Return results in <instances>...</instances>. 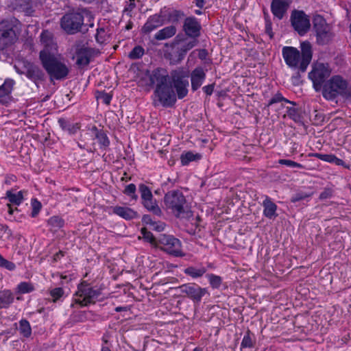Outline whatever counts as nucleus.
Segmentation results:
<instances>
[{
  "label": "nucleus",
  "instance_id": "obj_22",
  "mask_svg": "<svg viewBox=\"0 0 351 351\" xmlns=\"http://www.w3.org/2000/svg\"><path fill=\"white\" fill-rule=\"evenodd\" d=\"M165 23L162 16L159 14L151 16L142 27V31L145 34H149L153 30L162 26Z\"/></svg>",
  "mask_w": 351,
  "mask_h": 351
},
{
  "label": "nucleus",
  "instance_id": "obj_33",
  "mask_svg": "<svg viewBox=\"0 0 351 351\" xmlns=\"http://www.w3.org/2000/svg\"><path fill=\"white\" fill-rule=\"evenodd\" d=\"M14 301V295L9 290L0 291V308H7Z\"/></svg>",
  "mask_w": 351,
  "mask_h": 351
},
{
  "label": "nucleus",
  "instance_id": "obj_16",
  "mask_svg": "<svg viewBox=\"0 0 351 351\" xmlns=\"http://www.w3.org/2000/svg\"><path fill=\"white\" fill-rule=\"evenodd\" d=\"M16 40L13 26L8 21L0 23V50L4 49Z\"/></svg>",
  "mask_w": 351,
  "mask_h": 351
},
{
  "label": "nucleus",
  "instance_id": "obj_59",
  "mask_svg": "<svg viewBox=\"0 0 351 351\" xmlns=\"http://www.w3.org/2000/svg\"><path fill=\"white\" fill-rule=\"evenodd\" d=\"M332 163H335V165H337L338 166H343L346 168H348V166H347L346 165V163L344 162V161L343 160L338 158L336 156L335 157Z\"/></svg>",
  "mask_w": 351,
  "mask_h": 351
},
{
  "label": "nucleus",
  "instance_id": "obj_47",
  "mask_svg": "<svg viewBox=\"0 0 351 351\" xmlns=\"http://www.w3.org/2000/svg\"><path fill=\"white\" fill-rule=\"evenodd\" d=\"M86 312L78 311L71 315V319L74 322H83L86 320Z\"/></svg>",
  "mask_w": 351,
  "mask_h": 351
},
{
  "label": "nucleus",
  "instance_id": "obj_15",
  "mask_svg": "<svg viewBox=\"0 0 351 351\" xmlns=\"http://www.w3.org/2000/svg\"><path fill=\"white\" fill-rule=\"evenodd\" d=\"M330 74V71L328 66L322 63H318L315 65L313 70L308 73V77L313 81L315 90H318L321 88L322 84L329 77Z\"/></svg>",
  "mask_w": 351,
  "mask_h": 351
},
{
  "label": "nucleus",
  "instance_id": "obj_41",
  "mask_svg": "<svg viewBox=\"0 0 351 351\" xmlns=\"http://www.w3.org/2000/svg\"><path fill=\"white\" fill-rule=\"evenodd\" d=\"M210 286L213 289H218L222 283V279L220 276L210 274L207 275Z\"/></svg>",
  "mask_w": 351,
  "mask_h": 351
},
{
  "label": "nucleus",
  "instance_id": "obj_42",
  "mask_svg": "<svg viewBox=\"0 0 351 351\" xmlns=\"http://www.w3.org/2000/svg\"><path fill=\"white\" fill-rule=\"evenodd\" d=\"M144 49L141 46H136L130 52L128 56L132 60H136L141 58L144 54Z\"/></svg>",
  "mask_w": 351,
  "mask_h": 351
},
{
  "label": "nucleus",
  "instance_id": "obj_18",
  "mask_svg": "<svg viewBox=\"0 0 351 351\" xmlns=\"http://www.w3.org/2000/svg\"><path fill=\"white\" fill-rule=\"evenodd\" d=\"M296 104L285 98L280 93H277L269 100L267 107H271L275 110L286 108V110H295L294 106Z\"/></svg>",
  "mask_w": 351,
  "mask_h": 351
},
{
  "label": "nucleus",
  "instance_id": "obj_28",
  "mask_svg": "<svg viewBox=\"0 0 351 351\" xmlns=\"http://www.w3.org/2000/svg\"><path fill=\"white\" fill-rule=\"evenodd\" d=\"M177 29L175 25H171L158 31L154 35V39L157 40H167L176 34Z\"/></svg>",
  "mask_w": 351,
  "mask_h": 351
},
{
  "label": "nucleus",
  "instance_id": "obj_58",
  "mask_svg": "<svg viewBox=\"0 0 351 351\" xmlns=\"http://www.w3.org/2000/svg\"><path fill=\"white\" fill-rule=\"evenodd\" d=\"M214 87H215V84H211L204 86L202 88V89H203L204 92L207 95H212V93L213 92Z\"/></svg>",
  "mask_w": 351,
  "mask_h": 351
},
{
  "label": "nucleus",
  "instance_id": "obj_36",
  "mask_svg": "<svg viewBox=\"0 0 351 351\" xmlns=\"http://www.w3.org/2000/svg\"><path fill=\"white\" fill-rule=\"evenodd\" d=\"M19 331L24 337H29L32 335V328L29 322L26 319H21L19 322Z\"/></svg>",
  "mask_w": 351,
  "mask_h": 351
},
{
  "label": "nucleus",
  "instance_id": "obj_2",
  "mask_svg": "<svg viewBox=\"0 0 351 351\" xmlns=\"http://www.w3.org/2000/svg\"><path fill=\"white\" fill-rule=\"evenodd\" d=\"M282 56L289 66L299 67L302 72H304L312 59L311 45L308 42H303L301 44V54L295 47H284Z\"/></svg>",
  "mask_w": 351,
  "mask_h": 351
},
{
  "label": "nucleus",
  "instance_id": "obj_17",
  "mask_svg": "<svg viewBox=\"0 0 351 351\" xmlns=\"http://www.w3.org/2000/svg\"><path fill=\"white\" fill-rule=\"evenodd\" d=\"M40 42L44 49L41 51L45 52L47 56L55 55L57 51V45L55 43L52 33L44 30L40 34Z\"/></svg>",
  "mask_w": 351,
  "mask_h": 351
},
{
  "label": "nucleus",
  "instance_id": "obj_46",
  "mask_svg": "<svg viewBox=\"0 0 351 351\" xmlns=\"http://www.w3.org/2000/svg\"><path fill=\"white\" fill-rule=\"evenodd\" d=\"M108 36L104 28H99L97 30L95 35L96 40L99 44H103L107 40Z\"/></svg>",
  "mask_w": 351,
  "mask_h": 351
},
{
  "label": "nucleus",
  "instance_id": "obj_10",
  "mask_svg": "<svg viewBox=\"0 0 351 351\" xmlns=\"http://www.w3.org/2000/svg\"><path fill=\"white\" fill-rule=\"evenodd\" d=\"M313 23L317 43L321 45L328 43L332 37V34L330 27L327 24L324 17L316 15L313 18Z\"/></svg>",
  "mask_w": 351,
  "mask_h": 351
},
{
  "label": "nucleus",
  "instance_id": "obj_25",
  "mask_svg": "<svg viewBox=\"0 0 351 351\" xmlns=\"http://www.w3.org/2000/svg\"><path fill=\"white\" fill-rule=\"evenodd\" d=\"M168 75L163 70L156 69L150 75V81L152 84L156 85V88H163L165 86H169L167 83Z\"/></svg>",
  "mask_w": 351,
  "mask_h": 351
},
{
  "label": "nucleus",
  "instance_id": "obj_4",
  "mask_svg": "<svg viewBox=\"0 0 351 351\" xmlns=\"http://www.w3.org/2000/svg\"><path fill=\"white\" fill-rule=\"evenodd\" d=\"M347 82L339 75L333 76L323 88V96L328 100H334L338 95H345L347 107H351V88L346 91Z\"/></svg>",
  "mask_w": 351,
  "mask_h": 351
},
{
  "label": "nucleus",
  "instance_id": "obj_31",
  "mask_svg": "<svg viewBox=\"0 0 351 351\" xmlns=\"http://www.w3.org/2000/svg\"><path fill=\"white\" fill-rule=\"evenodd\" d=\"M26 75L28 78L36 82L43 80L45 74L38 66L30 64L27 68Z\"/></svg>",
  "mask_w": 351,
  "mask_h": 351
},
{
  "label": "nucleus",
  "instance_id": "obj_38",
  "mask_svg": "<svg viewBox=\"0 0 351 351\" xmlns=\"http://www.w3.org/2000/svg\"><path fill=\"white\" fill-rule=\"evenodd\" d=\"M64 224V221L58 216L51 217L48 220V225L50 226L54 230H57L58 229L63 227Z\"/></svg>",
  "mask_w": 351,
  "mask_h": 351
},
{
  "label": "nucleus",
  "instance_id": "obj_56",
  "mask_svg": "<svg viewBox=\"0 0 351 351\" xmlns=\"http://www.w3.org/2000/svg\"><path fill=\"white\" fill-rule=\"evenodd\" d=\"M333 191L330 188H325L319 195V199L324 200L332 196Z\"/></svg>",
  "mask_w": 351,
  "mask_h": 351
},
{
  "label": "nucleus",
  "instance_id": "obj_32",
  "mask_svg": "<svg viewBox=\"0 0 351 351\" xmlns=\"http://www.w3.org/2000/svg\"><path fill=\"white\" fill-rule=\"evenodd\" d=\"M58 123L62 129L67 131L70 134H75L80 129V124L79 123L72 124L63 118L59 119Z\"/></svg>",
  "mask_w": 351,
  "mask_h": 351
},
{
  "label": "nucleus",
  "instance_id": "obj_53",
  "mask_svg": "<svg viewBox=\"0 0 351 351\" xmlns=\"http://www.w3.org/2000/svg\"><path fill=\"white\" fill-rule=\"evenodd\" d=\"M314 156L323 161L328 162L330 163L333 162L334 158L335 157V156L333 154H322L319 153L315 154Z\"/></svg>",
  "mask_w": 351,
  "mask_h": 351
},
{
  "label": "nucleus",
  "instance_id": "obj_60",
  "mask_svg": "<svg viewBox=\"0 0 351 351\" xmlns=\"http://www.w3.org/2000/svg\"><path fill=\"white\" fill-rule=\"evenodd\" d=\"M152 229L153 230H155L158 232H160L162 230H163L164 228H165V225L163 223H160V224H157L156 222H155V226H152Z\"/></svg>",
  "mask_w": 351,
  "mask_h": 351
},
{
  "label": "nucleus",
  "instance_id": "obj_21",
  "mask_svg": "<svg viewBox=\"0 0 351 351\" xmlns=\"http://www.w3.org/2000/svg\"><path fill=\"white\" fill-rule=\"evenodd\" d=\"M189 76L191 77V89L193 91H196L202 85L206 78V73L202 67L198 66L192 71Z\"/></svg>",
  "mask_w": 351,
  "mask_h": 351
},
{
  "label": "nucleus",
  "instance_id": "obj_9",
  "mask_svg": "<svg viewBox=\"0 0 351 351\" xmlns=\"http://www.w3.org/2000/svg\"><path fill=\"white\" fill-rule=\"evenodd\" d=\"M176 101V95L171 86L156 88L154 104L156 108H170Z\"/></svg>",
  "mask_w": 351,
  "mask_h": 351
},
{
  "label": "nucleus",
  "instance_id": "obj_7",
  "mask_svg": "<svg viewBox=\"0 0 351 351\" xmlns=\"http://www.w3.org/2000/svg\"><path fill=\"white\" fill-rule=\"evenodd\" d=\"M172 83L176 91L178 99H182L185 97L189 92V86L188 78L189 71L184 68H178L171 73Z\"/></svg>",
  "mask_w": 351,
  "mask_h": 351
},
{
  "label": "nucleus",
  "instance_id": "obj_11",
  "mask_svg": "<svg viewBox=\"0 0 351 351\" xmlns=\"http://www.w3.org/2000/svg\"><path fill=\"white\" fill-rule=\"evenodd\" d=\"M76 295L83 297V300H75V303L81 306H87L89 304H94L96 300L101 295V291L99 289H94L86 282H83L78 285Z\"/></svg>",
  "mask_w": 351,
  "mask_h": 351
},
{
  "label": "nucleus",
  "instance_id": "obj_49",
  "mask_svg": "<svg viewBox=\"0 0 351 351\" xmlns=\"http://www.w3.org/2000/svg\"><path fill=\"white\" fill-rule=\"evenodd\" d=\"M32 217H35L38 213L40 212L42 205L40 202H38L36 199H32Z\"/></svg>",
  "mask_w": 351,
  "mask_h": 351
},
{
  "label": "nucleus",
  "instance_id": "obj_3",
  "mask_svg": "<svg viewBox=\"0 0 351 351\" xmlns=\"http://www.w3.org/2000/svg\"><path fill=\"white\" fill-rule=\"evenodd\" d=\"M164 204L166 209L177 218L188 219L192 216L186 197L179 190L167 192L164 196Z\"/></svg>",
  "mask_w": 351,
  "mask_h": 351
},
{
  "label": "nucleus",
  "instance_id": "obj_62",
  "mask_svg": "<svg viewBox=\"0 0 351 351\" xmlns=\"http://www.w3.org/2000/svg\"><path fill=\"white\" fill-rule=\"evenodd\" d=\"M266 32L269 35L270 38H272L273 34H272V32H271V23L266 24Z\"/></svg>",
  "mask_w": 351,
  "mask_h": 351
},
{
  "label": "nucleus",
  "instance_id": "obj_24",
  "mask_svg": "<svg viewBox=\"0 0 351 351\" xmlns=\"http://www.w3.org/2000/svg\"><path fill=\"white\" fill-rule=\"evenodd\" d=\"M3 198L8 200L9 203L7 204L8 213L12 215L14 209L12 205L19 206L21 204L23 200V192L20 191L17 193H14L12 191H7Z\"/></svg>",
  "mask_w": 351,
  "mask_h": 351
},
{
  "label": "nucleus",
  "instance_id": "obj_8",
  "mask_svg": "<svg viewBox=\"0 0 351 351\" xmlns=\"http://www.w3.org/2000/svg\"><path fill=\"white\" fill-rule=\"evenodd\" d=\"M157 246L162 250L176 257L184 256L181 250V242L173 236L160 234L158 238Z\"/></svg>",
  "mask_w": 351,
  "mask_h": 351
},
{
  "label": "nucleus",
  "instance_id": "obj_39",
  "mask_svg": "<svg viewBox=\"0 0 351 351\" xmlns=\"http://www.w3.org/2000/svg\"><path fill=\"white\" fill-rule=\"evenodd\" d=\"M185 14L183 11L180 10H174L169 13L168 19L173 23H178L180 19L184 18Z\"/></svg>",
  "mask_w": 351,
  "mask_h": 351
},
{
  "label": "nucleus",
  "instance_id": "obj_45",
  "mask_svg": "<svg viewBox=\"0 0 351 351\" xmlns=\"http://www.w3.org/2000/svg\"><path fill=\"white\" fill-rule=\"evenodd\" d=\"M17 289L21 293H27L34 290V286L31 283L23 282L18 285Z\"/></svg>",
  "mask_w": 351,
  "mask_h": 351
},
{
  "label": "nucleus",
  "instance_id": "obj_23",
  "mask_svg": "<svg viewBox=\"0 0 351 351\" xmlns=\"http://www.w3.org/2000/svg\"><path fill=\"white\" fill-rule=\"evenodd\" d=\"M311 111H287V114H284L282 117L289 118L293 120L295 123L304 124L308 121H311Z\"/></svg>",
  "mask_w": 351,
  "mask_h": 351
},
{
  "label": "nucleus",
  "instance_id": "obj_20",
  "mask_svg": "<svg viewBox=\"0 0 351 351\" xmlns=\"http://www.w3.org/2000/svg\"><path fill=\"white\" fill-rule=\"evenodd\" d=\"M291 1L288 0H272L271 10L272 14L278 19H282L287 12Z\"/></svg>",
  "mask_w": 351,
  "mask_h": 351
},
{
  "label": "nucleus",
  "instance_id": "obj_50",
  "mask_svg": "<svg viewBox=\"0 0 351 351\" xmlns=\"http://www.w3.org/2000/svg\"><path fill=\"white\" fill-rule=\"evenodd\" d=\"M50 295L53 298V301L56 302L64 295V290L61 287L54 288L50 291Z\"/></svg>",
  "mask_w": 351,
  "mask_h": 351
},
{
  "label": "nucleus",
  "instance_id": "obj_1",
  "mask_svg": "<svg viewBox=\"0 0 351 351\" xmlns=\"http://www.w3.org/2000/svg\"><path fill=\"white\" fill-rule=\"evenodd\" d=\"M182 31L184 34H177L171 45L178 46L170 58L175 63L181 62L187 52L198 45L202 31L200 21L193 16L185 17Z\"/></svg>",
  "mask_w": 351,
  "mask_h": 351
},
{
  "label": "nucleus",
  "instance_id": "obj_52",
  "mask_svg": "<svg viewBox=\"0 0 351 351\" xmlns=\"http://www.w3.org/2000/svg\"><path fill=\"white\" fill-rule=\"evenodd\" d=\"M313 119L311 121L313 124H322L324 121V116L322 113H318L317 111H313Z\"/></svg>",
  "mask_w": 351,
  "mask_h": 351
},
{
  "label": "nucleus",
  "instance_id": "obj_19",
  "mask_svg": "<svg viewBox=\"0 0 351 351\" xmlns=\"http://www.w3.org/2000/svg\"><path fill=\"white\" fill-rule=\"evenodd\" d=\"M93 49L88 47H80L76 49V64L79 67H84L89 64L93 55Z\"/></svg>",
  "mask_w": 351,
  "mask_h": 351
},
{
  "label": "nucleus",
  "instance_id": "obj_26",
  "mask_svg": "<svg viewBox=\"0 0 351 351\" xmlns=\"http://www.w3.org/2000/svg\"><path fill=\"white\" fill-rule=\"evenodd\" d=\"M14 82L12 80L8 79L0 87V103L7 105L10 101V94L12 90Z\"/></svg>",
  "mask_w": 351,
  "mask_h": 351
},
{
  "label": "nucleus",
  "instance_id": "obj_14",
  "mask_svg": "<svg viewBox=\"0 0 351 351\" xmlns=\"http://www.w3.org/2000/svg\"><path fill=\"white\" fill-rule=\"evenodd\" d=\"M179 289L182 293L185 294L195 304H199L205 295H209L206 288H202L195 283L184 284Z\"/></svg>",
  "mask_w": 351,
  "mask_h": 351
},
{
  "label": "nucleus",
  "instance_id": "obj_6",
  "mask_svg": "<svg viewBox=\"0 0 351 351\" xmlns=\"http://www.w3.org/2000/svg\"><path fill=\"white\" fill-rule=\"evenodd\" d=\"M60 26L66 33L70 34L78 32L85 33L88 31L86 25L84 23L83 15L78 12L64 14L60 20Z\"/></svg>",
  "mask_w": 351,
  "mask_h": 351
},
{
  "label": "nucleus",
  "instance_id": "obj_61",
  "mask_svg": "<svg viewBox=\"0 0 351 351\" xmlns=\"http://www.w3.org/2000/svg\"><path fill=\"white\" fill-rule=\"evenodd\" d=\"M207 56V51L206 49H201L199 52V58L201 60H204L206 58V56Z\"/></svg>",
  "mask_w": 351,
  "mask_h": 351
},
{
  "label": "nucleus",
  "instance_id": "obj_13",
  "mask_svg": "<svg viewBox=\"0 0 351 351\" xmlns=\"http://www.w3.org/2000/svg\"><path fill=\"white\" fill-rule=\"evenodd\" d=\"M138 190L142 199V204L149 212L157 216L162 215V210L158 206L156 200L154 198L149 188L144 184L138 186Z\"/></svg>",
  "mask_w": 351,
  "mask_h": 351
},
{
  "label": "nucleus",
  "instance_id": "obj_34",
  "mask_svg": "<svg viewBox=\"0 0 351 351\" xmlns=\"http://www.w3.org/2000/svg\"><path fill=\"white\" fill-rule=\"evenodd\" d=\"M202 158L200 154H193L192 152H186L180 156V160L182 165H187L190 162L197 161Z\"/></svg>",
  "mask_w": 351,
  "mask_h": 351
},
{
  "label": "nucleus",
  "instance_id": "obj_43",
  "mask_svg": "<svg viewBox=\"0 0 351 351\" xmlns=\"http://www.w3.org/2000/svg\"><path fill=\"white\" fill-rule=\"evenodd\" d=\"M96 98L99 103L101 102L106 104H109L112 99V95L104 91H98L96 93Z\"/></svg>",
  "mask_w": 351,
  "mask_h": 351
},
{
  "label": "nucleus",
  "instance_id": "obj_54",
  "mask_svg": "<svg viewBox=\"0 0 351 351\" xmlns=\"http://www.w3.org/2000/svg\"><path fill=\"white\" fill-rule=\"evenodd\" d=\"M278 163L280 165H285L290 167H298V168H302L303 166L298 163L296 162H294L291 160H287V159H280L278 160Z\"/></svg>",
  "mask_w": 351,
  "mask_h": 351
},
{
  "label": "nucleus",
  "instance_id": "obj_12",
  "mask_svg": "<svg viewBox=\"0 0 351 351\" xmlns=\"http://www.w3.org/2000/svg\"><path fill=\"white\" fill-rule=\"evenodd\" d=\"M290 21L294 30L300 36L304 35L310 29V19L304 11L293 10L291 14Z\"/></svg>",
  "mask_w": 351,
  "mask_h": 351
},
{
  "label": "nucleus",
  "instance_id": "obj_29",
  "mask_svg": "<svg viewBox=\"0 0 351 351\" xmlns=\"http://www.w3.org/2000/svg\"><path fill=\"white\" fill-rule=\"evenodd\" d=\"M113 213L125 220H131L138 217L137 212L128 207L115 206Z\"/></svg>",
  "mask_w": 351,
  "mask_h": 351
},
{
  "label": "nucleus",
  "instance_id": "obj_64",
  "mask_svg": "<svg viewBox=\"0 0 351 351\" xmlns=\"http://www.w3.org/2000/svg\"><path fill=\"white\" fill-rule=\"evenodd\" d=\"M195 5L200 9L204 5V0H195Z\"/></svg>",
  "mask_w": 351,
  "mask_h": 351
},
{
  "label": "nucleus",
  "instance_id": "obj_37",
  "mask_svg": "<svg viewBox=\"0 0 351 351\" xmlns=\"http://www.w3.org/2000/svg\"><path fill=\"white\" fill-rule=\"evenodd\" d=\"M253 337L254 335L250 332V330H247L243 338L241 345V348H253L254 344Z\"/></svg>",
  "mask_w": 351,
  "mask_h": 351
},
{
  "label": "nucleus",
  "instance_id": "obj_63",
  "mask_svg": "<svg viewBox=\"0 0 351 351\" xmlns=\"http://www.w3.org/2000/svg\"><path fill=\"white\" fill-rule=\"evenodd\" d=\"M64 256V254L62 251H59L58 252H57L56 254H54L53 256V260L54 261H58V260L60 259V257L61 256Z\"/></svg>",
  "mask_w": 351,
  "mask_h": 351
},
{
  "label": "nucleus",
  "instance_id": "obj_27",
  "mask_svg": "<svg viewBox=\"0 0 351 351\" xmlns=\"http://www.w3.org/2000/svg\"><path fill=\"white\" fill-rule=\"evenodd\" d=\"M90 132L94 138L97 140L101 148H106L109 146L110 141L103 130H99L96 126H93Z\"/></svg>",
  "mask_w": 351,
  "mask_h": 351
},
{
  "label": "nucleus",
  "instance_id": "obj_30",
  "mask_svg": "<svg viewBox=\"0 0 351 351\" xmlns=\"http://www.w3.org/2000/svg\"><path fill=\"white\" fill-rule=\"evenodd\" d=\"M263 206L264 207L263 215L266 217L273 219L277 216V206L271 200V199L267 197L263 201Z\"/></svg>",
  "mask_w": 351,
  "mask_h": 351
},
{
  "label": "nucleus",
  "instance_id": "obj_57",
  "mask_svg": "<svg viewBox=\"0 0 351 351\" xmlns=\"http://www.w3.org/2000/svg\"><path fill=\"white\" fill-rule=\"evenodd\" d=\"M142 222L145 224H149L151 226H155V222L152 219V217L149 215H144L142 218Z\"/></svg>",
  "mask_w": 351,
  "mask_h": 351
},
{
  "label": "nucleus",
  "instance_id": "obj_5",
  "mask_svg": "<svg viewBox=\"0 0 351 351\" xmlns=\"http://www.w3.org/2000/svg\"><path fill=\"white\" fill-rule=\"evenodd\" d=\"M42 65L49 74L51 80L65 79L69 73L68 66L60 61L55 55L47 56L45 52L40 51L39 55Z\"/></svg>",
  "mask_w": 351,
  "mask_h": 351
},
{
  "label": "nucleus",
  "instance_id": "obj_35",
  "mask_svg": "<svg viewBox=\"0 0 351 351\" xmlns=\"http://www.w3.org/2000/svg\"><path fill=\"white\" fill-rule=\"evenodd\" d=\"M184 272L185 274L193 278H197L203 276V275L206 272V269L204 267L196 268L191 266L184 269Z\"/></svg>",
  "mask_w": 351,
  "mask_h": 351
},
{
  "label": "nucleus",
  "instance_id": "obj_44",
  "mask_svg": "<svg viewBox=\"0 0 351 351\" xmlns=\"http://www.w3.org/2000/svg\"><path fill=\"white\" fill-rule=\"evenodd\" d=\"M136 185L134 184H130L125 186L123 193L126 195L130 196L132 199L136 200L138 195L136 194Z\"/></svg>",
  "mask_w": 351,
  "mask_h": 351
},
{
  "label": "nucleus",
  "instance_id": "obj_51",
  "mask_svg": "<svg viewBox=\"0 0 351 351\" xmlns=\"http://www.w3.org/2000/svg\"><path fill=\"white\" fill-rule=\"evenodd\" d=\"M311 195V193H306L302 191L298 192L292 196L291 201L292 202H296L304 199L305 198L309 197Z\"/></svg>",
  "mask_w": 351,
  "mask_h": 351
},
{
  "label": "nucleus",
  "instance_id": "obj_55",
  "mask_svg": "<svg viewBox=\"0 0 351 351\" xmlns=\"http://www.w3.org/2000/svg\"><path fill=\"white\" fill-rule=\"evenodd\" d=\"M0 266L10 271L14 270L16 267L15 264L14 263L5 259L3 257L0 261Z\"/></svg>",
  "mask_w": 351,
  "mask_h": 351
},
{
  "label": "nucleus",
  "instance_id": "obj_40",
  "mask_svg": "<svg viewBox=\"0 0 351 351\" xmlns=\"http://www.w3.org/2000/svg\"><path fill=\"white\" fill-rule=\"evenodd\" d=\"M141 232L143 235V238L151 244L158 245V239H156L153 234L148 231L146 228H143L141 230Z\"/></svg>",
  "mask_w": 351,
  "mask_h": 351
},
{
  "label": "nucleus",
  "instance_id": "obj_48",
  "mask_svg": "<svg viewBox=\"0 0 351 351\" xmlns=\"http://www.w3.org/2000/svg\"><path fill=\"white\" fill-rule=\"evenodd\" d=\"M136 112L135 111H125V114H123V111H121V118L124 117L128 119V121L129 123H134L138 121V118L136 117Z\"/></svg>",
  "mask_w": 351,
  "mask_h": 351
}]
</instances>
